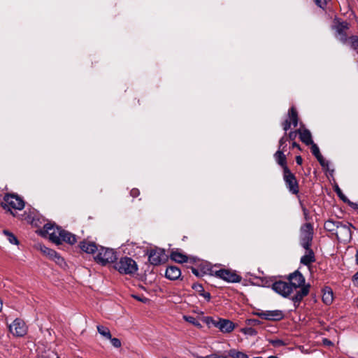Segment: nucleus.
I'll return each mask as SVG.
<instances>
[{"label": "nucleus", "mask_w": 358, "mask_h": 358, "mask_svg": "<svg viewBox=\"0 0 358 358\" xmlns=\"http://www.w3.org/2000/svg\"><path fill=\"white\" fill-rule=\"evenodd\" d=\"M300 140L306 145H310L313 143L312 140V135L310 131L307 129H298Z\"/></svg>", "instance_id": "nucleus-19"}, {"label": "nucleus", "mask_w": 358, "mask_h": 358, "mask_svg": "<svg viewBox=\"0 0 358 358\" xmlns=\"http://www.w3.org/2000/svg\"><path fill=\"white\" fill-rule=\"evenodd\" d=\"M296 162L298 165H301L303 162V159L300 155L296 157Z\"/></svg>", "instance_id": "nucleus-45"}, {"label": "nucleus", "mask_w": 358, "mask_h": 358, "mask_svg": "<svg viewBox=\"0 0 358 358\" xmlns=\"http://www.w3.org/2000/svg\"><path fill=\"white\" fill-rule=\"evenodd\" d=\"M292 148H296L299 149V150H301L300 145L297 143H296V142H292Z\"/></svg>", "instance_id": "nucleus-46"}, {"label": "nucleus", "mask_w": 358, "mask_h": 358, "mask_svg": "<svg viewBox=\"0 0 358 358\" xmlns=\"http://www.w3.org/2000/svg\"><path fill=\"white\" fill-rule=\"evenodd\" d=\"M192 289H194L198 293H199V294H201V293H203L204 292V289H203L202 285H201L199 283L193 284Z\"/></svg>", "instance_id": "nucleus-36"}, {"label": "nucleus", "mask_w": 358, "mask_h": 358, "mask_svg": "<svg viewBox=\"0 0 358 358\" xmlns=\"http://www.w3.org/2000/svg\"><path fill=\"white\" fill-rule=\"evenodd\" d=\"M44 230L48 235L49 239L57 245H59L62 242L73 245L77 241L76 235L59 227H55L52 224L48 223L45 224Z\"/></svg>", "instance_id": "nucleus-3"}, {"label": "nucleus", "mask_w": 358, "mask_h": 358, "mask_svg": "<svg viewBox=\"0 0 358 358\" xmlns=\"http://www.w3.org/2000/svg\"><path fill=\"white\" fill-rule=\"evenodd\" d=\"M183 317L187 322L194 324V326L201 327V324L195 317H194L192 316H186V315H185Z\"/></svg>", "instance_id": "nucleus-33"}, {"label": "nucleus", "mask_w": 358, "mask_h": 358, "mask_svg": "<svg viewBox=\"0 0 358 358\" xmlns=\"http://www.w3.org/2000/svg\"><path fill=\"white\" fill-rule=\"evenodd\" d=\"M228 356L231 358H249L248 355L243 352L236 350H230L228 352Z\"/></svg>", "instance_id": "nucleus-26"}, {"label": "nucleus", "mask_w": 358, "mask_h": 358, "mask_svg": "<svg viewBox=\"0 0 358 358\" xmlns=\"http://www.w3.org/2000/svg\"><path fill=\"white\" fill-rule=\"evenodd\" d=\"M97 331L102 336H103L106 339H111V334L108 327L102 325H98Z\"/></svg>", "instance_id": "nucleus-25"}, {"label": "nucleus", "mask_w": 358, "mask_h": 358, "mask_svg": "<svg viewBox=\"0 0 358 358\" xmlns=\"http://www.w3.org/2000/svg\"><path fill=\"white\" fill-rule=\"evenodd\" d=\"M206 322L208 324L212 323L215 327L224 333H229L234 329V323L229 320L218 319L215 320L211 317H208L206 319Z\"/></svg>", "instance_id": "nucleus-12"}, {"label": "nucleus", "mask_w": 358, "mask_h": 358, "mask_svg": "<svg viewBox=\"0 0 358 358\" xmlns=\"http://www.w3.org/2000/svg\"><path fill=\"white\" fill-rule=\"evenodd\" d=\"M29 219L31 220V223L34 224V217H29Z\"/></svg>", "instance_id": "nucleus-50"}, {"label": "nucleus", "mask_w": 358, "mask_h": 358, "mask_svg": "<svg viewBox=\"0 0 358 358\" xmlns=\"http://www.w3.org/2000/svg\"><path fill=\"white\" fill-rule=\"evenodd\" d=\"M350 206L355 209H358V203H350Z\"/></svg>", "instance_id": "nucleus-48"}, {"label": "nucleus", "mask_w": 358, "mask_h": 358, "mask_svg": "<svg viewBox=\"0 0 358 358\" xmlns=\"http://www.w3.org/2000/svg\"><path fill=\"white\" fill-rule=\"evenodd\" d=\"M269 343H271L273 347H280L285 345L284 341L281 339L269 340Z\"/></svg>", "instance_id": "nucleus-34"}, {"label": "nucleus", "mask_w": 358, "mask_h": 358, "mask_svg": "<svg viewBox=\"0 0 358 358\" xmlns=\"http://www.w3.org/2000/svg\"><path fill=\"white\" fill-rule=\"evenodd\" d=\"M322 301L326 304H330L333 301V292L330 289L324 290L322 295Z\"/></svg>", "instance_id": "nucleus-27"}, {"label": "nucleus", "mask_w": 358, "mask_h": 358, "mask_svg": "<svg viewBox=\"0 0 358 358\" xmlns=\"http://www.w3.org/2000/svg\"><path fill=\"white\" fill-rule=\"evenodd\" d=\"M171 259L178 263L187 262V257L178 251H173L170 255Z\"/></svg>", "instance_id": "nucleus-23"}, {"label": "nucleus", "mask_w": 358, "mask_h": 358, "mask_svg": "<svg viewBox=\"0 0 358 358\" xmlns=\"http://www.w3.org/2000/svg\"><path fill=\"white\" fill-rule=\"evenodd\" d=\"M180 275V269L176 266H168L165 273L166 278L171 280H176L178 279Z\"/></svg>", "instance_id": "nucleus-18"}, {"label": "nucleus", "mask_w": 358, "mask_h": 358, "mask_svg": "<svg viewBox=\"0 0 358 358\" xmlns=\"http://www.w3.org/2000/svg\"><path fill=\"white\" fill-rule=\"evenodd\" d=\"M311 152H312V154L317 159V157H320L321 158V153L320 152V149L318 148V146L315 144V143H312L311 144Z\"/></svg>", "instance_id": "nucleus-31"}, {"label": "nucleus", "mask_w": 358, "mask_h": 358, "mask_svg": "<svg viewBox=\"0 0 358 358\" xmlns=\"http://www.w3.org/2000/svg\"><path fill=\"white\" fill-rule=\"evenodd\" d=\"M40 250L44 255L48 256L50 259L55 261L57 264H62L64 263V259L55 250L45 245H41Z\"/></svg>", "instance_id": "nucleus-17"}, {"label": "nucleus", "mask_w": 358, "mask_h": 358, "mask_svg": "<svg viewBox=\"0 0 358 358\" xmlns=\"http://www.w3.org/2000/svg\"><path fill=\"white\" fill-rule=\"evenodd\" d=\"M289 119L283 123V129L287 131L292 124L294 127L298 125V115L294 107L291 108L288 113Z\"/></svg>", "instance_id": "nucleus-16"}, {"label": "nucleus", "mask_w": 358, "mask_h": 358, "mask_svg": "<svg viewBox=\"0 0 358 358\" xmlns=\"http://www.w3.org/2000/svg\"><path fill=\"white\" fill-rule=\"evenodd\" d=\"M325 341H327V344L331 343V341H327V339H325Z\"/></svg>", "instance_id": "nucleus-52"}, {"label": "nucleus", "mask_w": 358, "mask_h": 358, "mask_svg": "<svg viewBox=\"0 0 358 358\" xmlns=\"http://www.w3.org/2000/svg\"><path fill=\"white\" fill-rule=\"evenodd\" d=\"M350 24L346 21L335 22L334 29L336 30V38L343 43L348 41L346 31L349 29Z\"/></svg>", "instance_id": "nucleus-10"}, {"label": "nucleus", "mask_w": 358, "mask_h": 358, "mask_svg": "<svg viewBox=\"0 0 358 358\" xmlns=\"http://www.w3.org/2000/svg\"><path fill=\"white\" fill-rule=\"evenodd\" d=\"M200 295L202 296L207 301H209L210 299V294L209 292H206L204 291Z\"/></svg>", "instance_id": "nucleus-42"}, {"label": "nucleus", "mask_w": 358, "mask_h": 358, "mask_svg": "<svg viewBox=\"0 0 358 358\" xmlns=\"http://www.w3.org/2000/svg\"><path fill=\"white\" fill-rule=\"evenodd\" d=\"M206 358H222V356L217 354H212L206 356Z\"/></svg>", "instance_id": "nucleus-44"}, {"label": "nucleus", "mask_w": 358, "mask_h": 358, "mask_svg": "<svg viewBox=\"0 0 358 358\" xmlns=\"http://www.w3.org/2000/svg\"><path fill=\"white\" fill-rule=\"evenodd\" d=\"M297 134H299L298 129L294 131H290L289 133L288 138L289 140L294 141L296 138Z\"/></svg>", "instance_id": "nucleus-38"}, {"label": "nucleus", "mask_w": 358, "mask_h": 358, "mask_svg": "<svg viewBox=\"0 0 358 358\" xmlns=\"http://www.w3.org/2000/svg\"><path fill=\"white\" fill-rule=\"evenodd\" d=\"M325 341H327V344L331 343V341H327V339H325Z\"/></svg>", "instance_id": "nucleus-53"}, {"label": "nucleus", "mask_w": 358, "mask_h": 358, "mask_svg": "<svg viewBox=\"0 0 358 358\" xmlns=\"http://www.w3.org/2000/svg\"><path fill=\"white\" fill-rule=\"evenodd\" d=\"M335 192H336L337 195L339 196V198L343 201L344 202H348L350 204L351 202L347 199V197L343 194L341 189L339 188L338 185L335 187Z\"/></svg>", "instance_id": "nucleus-32"}, {"label": "nucleus", "mask_w": 358, "mask_h": 358, "mask_svg": "<svg viewBox=\"0 0 358 358\" xmlns=\"http://www.w3.org/2000/svg\"><path fill=\"white\" fill-rule=\"evenodd\" d=\"M315 3L320 8H324L326 6L327 0H315Z\"/></svg>", "instance_id": "nucleus-39"}, {"label": "nucleus", "mask_w": 358, "mask_h": 358, "mask_svg": "<svg viewBox=\"0 0 358 358\" xmlns=\"http://www.w3.org/2000/svg\"><path fill=\"white\" fill-rule=\"evenodd\" d=\"M273 157L277 164L282 168L283 171L285 170V168H288L286 156L282 150H277Z\"/></svg>", "instance_id": "nucleus-21"}, {"label": "nucleus", "mask_w": 358, "mask_h": 358, "mask_svg": "<svg viewBox=\"0 0 358 358\" xmlns=\"http://www.w3.org/2000/svg\"><path fill=\"white\" fill-rule=\"evenodd\" d=\"M286 133L284 134V136L280 139L279 141V148L278 150H282L283 152L286 151V147L287 144L286 142L287 141Z\"/></svg>", "instance_id": "nucleus-29"}, {"label": "nucleus", "mask_w": 358, "mask_h": 358, "mask_svg": "<svg viewBox=\"0 0 358 358\" xmlns=\"http://www.w3.org/2000/svg\"><path fill=\"white\" fill-rule=\"evenodd\" d=\"M340 222L338 220H328L324 222V228L332 235H335Z\"/></svg>", "instance_id": "nucleus-22"}, {"label": "nucleus", "mask_w": 358, "mask_h": 358, "mask_svg": "<svg viewBox=\"0 0 358 358\" xmlns=\"http://www.w3.org/2000/svg\"><path fill=\"white\" fill-rule=\"evenodd\" d=\"M4 204L3 207L4 208H8L9 210L10 208L15 210H22L24 207V201L17 195L15 194H6L4 198Z\"/></svg>", "instance_id": "nucleus-7"}, {"label": "nucleus", "mask_w": 358, "mask_h": 358, "mask_svg": "<svg viewBox=\"0 0 358 358\" xmlns=\"http://www.w3.org/2000/svg\"><path fill=\"white\" fill-rule=\"evenodd\" d=\"M255 315H257L262 319L273 321H279L284 317L282 311L279 310H258L255 313Z\"/></svg>", "instance_id": "nucleus-13"}, {"label": "nucleus", "mask_w": 358, "mask_h": 358, "mask_svg": "<svg viewBox=\"0 0 358 358\" xmlns=\"http://www.w3.org/2000/svg\"><path fill=\"white\" fill-rule=\"evenodd\" d=\"M140 194V192L138 189H132L130 192V194L132 197L135 198L136 196H138Z\"/></svg>", "instance_id": "nucleus-41"}, {"label": "nucleus", "mask_w": 358, "mask_h": 358, "mask_svg": "<svg viewBox=\"0 0 358 358\" xmlns=\"http://www.w3.org/2000/svg\"><path fill=\"white\" fill-rule=\"evenodd\" d=\"M199 269L201 271V274L206 275L209 274L210 275H215V271L213 268L209 265L208 263H201L199 265Z\"/></svg>", "instance_id": "nucleus-24"}, {"label": "nucleus", "mask_w": 358, "mask_h": 358, "mask_svg": "<svg viewBox=\"0 0 358 358\" xmlns=\"http://www.w3.org/2000/svg\"><path fill=\"white\" fill-rule=\"evenodd\" d=\"M110 340V342L112 343V345L115 347V348H120L121 347V341L120 339L117 338H112L111 337V339Z\"/></svg>", "instance_id": "nucleus-37"}, {"label": "nucleus", "mask_w": 358, "mask_h": 358, "mask_svg": "<svg viewBox=\"0 0 358 358\" xmlns=\"http://www.w3.org/2000/svg\"><path fill=\"white\" fill-rule=\"evenodd\" d=\"M215 276L218 277L228 282H239L241 277L234 271L227 269H220L215 271Z\"/></svg>", "instance_id": "nucleus-14"}, {"label": "nucleus", "mask_w": 358, "mask_h": 358, "mask_svg": "<svg viewBox=\"0 0 358 358\" xmlns=\"http://www.w3.org/2000/svg\"><path fill=\"white\" fill-rule=\"evenodd\" d=\"M10 332L15 336L22 337L27 332V327L25 322L20 319L16 318L12 324L8 327Z\"/></svg>", "instance_id": "nucleus-11"}, {"label": "nucleus", "mask_w": 358, "mask_h": 358, "mask_svg": "<svg viewBox=\"0 0 358 358\" xmlns=\"http://www.w3.org/2000/svg\"><path fill=\"white\" fill-rule=\"evenodd\" d=\"M283 178L289 192L294 194H298L299 187L297 180L289 168H285V170L283 171Z\"/></svg>", "instance_id": "nucleus-9"}, {"label": "nucleus", "mask_w": 358, "mask_h": 358, "mask_svg": "<svg viewBox=\"0 0 358 358\" xmlns=\"http://www.w3.org/2000/svg\"><path fill=\"white\" fill-rule=\"evenodd\" d=\"M3 233L7 236L8 241L13 245H18L19 241L16 236L8 231L5 230Z\"/></svg>", "instance_id": "nucleus-28"}, {"label": "nucleus", "mask_w": 358, "mask_h": 358, "mask_svg": "<svg viewBox=\"0 0 358 358\" xmlns=\"http://www.w3.org/2000/svg\"><path fill=\"white\" fill-rule=\"evenodd\" d=\"M134 297L135 299H136L138 301H142L143 303H145V302H147L148 301V299L147 298H145V297L141 298V297H139V296H134Z\"/></svg>", "instance_id": "nucleus-43"}, {"label": "nucleus", "mask_w": 358, "mask_h": 358, "mask_svg": "<svg viewBox=\"0 0 358 358\" xmlns=\"http://www.w3.org/2000/svg\"><path fill=\"white\" fill-rule=\"evenodd\" d=\"M2 307H3V302L0 299V312L2 310Z\"/></svg>", "instance_id": "nucleus-49"}, {"label": "nucleus", "mask_w": 358, "mask_h": 358, "mask_svg": "<svg viewBox=\"0 0 358 358\" xmlns=\"http://www.w3.org/2000/svg\"><path fill=\"white\" fill-rule=\"evenodd\" d=\"M57 358H59V357H57Z\"/></svg>", "instance_id": "nucleus-55"}, {"label": "nucleus", "mask_w": 358, "mask_h": 358, "mask_svg": "<svg viewBox=\"0 0 358 358\" xmlns=\"http://www.w3.org/2000/svg\"><path fill=\"white\" fill-rule=\"evenodd\" d=\"M289 284L292 285V290H296V294L292 297L295 308H298L301 301L309 293L310 285L305 284L303 275L298 271L289 275Z\"/></svg>", "instance_id": "nucleus-2"}, {"label": "nucleus", "mask_w": 358, "mask_h": 358, "mask_svg": "<svg viewBox=\"0 0 358 358\" xmlns=\"http://www.w3.org/2000/svg\"><path fill=\"white\" fill-rule=\"evenodd\" d=\"M80 248L83 252L92 254L95 262L102 266L117 259V252L113 249L97 245L94 242L83 241L80 243Z\"/></svg>", "instance_id": "nucleus-1"}, {"label": "nucleus", "mask_w": 358, "mask_h": 358, "mask_svg": "<svg viewBox=\"0 0 358 358\" xmlns=\"http://www.w3.org/2000/svg\"><path fill=\"white\" fill-rule=\"evenodd\" d=\"M347 43H349L351 47L354 49L358 48V37L356 36H352L348 38Z\"/></svg>", "instance_id": "nucleus-30"}, {"label": "nucleus", "mask_w": 358, "mask_h": 358, "mask_svg": "<svg viewBox=\"0 0 358 358\" xmlns=\"http://www.w3.org/2000/svg\"><path fill=\"white\" fill-rule=\"evenodd\" d=\"M317 159L324 169H326V170L329 169V162L325 160V159L323 157L322 155L321 156V158L317 157Z\"/></svg>", "instance_id": "nucleus-35"}, {"label": "nucleus", "mask_w": 358, "mask_h": 358, "mask_svg": "<svg viewBox=\"0 0 358 358\" xmlns=\"http://www.w3.org/2000/svg\"><path fill=\"white\" fill-rule=\"evenodd\" d=\"M354 282L358 286V272L354 275Z\"/></svg>", "instance_id": "nucleus-47"}, {"label": "nucleus", "mask_w": 358, "mask_h": 358, "mask_svg": "<svg viewBox=\"0 0 358 358\" xmlns=\"http://www.w3.org/2000/svg\"><path fill=\"white\" fill-rule=\"evenodd\" d=\"M313 238V227L310 223H306L300 229V244L304 249H308Z\"/></svg>", "instance_id": "nucleus-5"}, {"label": "nucleus", "mask_w": 358, "mask_h": 358, "mask_svg": "<svg viewBox=\"0 0 358 358\" xmlns=\"http://www.w3.org/2000/svg\"><path fill=\"white\" fill-rule=\"evenodd\" d=\"M306 250V254L301 257L300 262L306 266H309L315 261V257L313 250L310 247Z\"/></svg>", "instance_id": "nucleus-20"}, {"label": "nucleus", "mask_w": 358, "mask_h": 358, "mask_svg": "<svg viewBox=\"0 0 358 358\" xmlns=\"http://www.w3.org/2000/svg\"><path fill=\"white\" fill-rule=\"evenodd\" d=\"M147 255L149 262L154 266L159 265L166 259L164 250L160 248L151 249L147 252Z\"/></svg>", "instance_id": "nucleus-8"}, {"label": "nucleus", "mask_w": 358, "mask_h": 358, "mask_svg": "<svg viewBox=\"0 0 358 358\" xmlns=\"http://www.w3.org/2000/svg\"><path fill=\"white\" fill-rule=\"evenodd\" d=\"M115 268L121 274L133 275L138 271L136 262L128 257H123L116 262Z\"/></svg>", "instance_id": "nucleus-4"}, {"label": "nucleus", "mask_w": 358, "mask_h": 358, "mask_svg": "<svg viewBox=\"0 0 358 358\" xmlns=\"http://www.w3.org/2000/svg\"><path fill=\"white\" fill-rule=\"evenodd\" d=\"M38 358H49V357L47 356L42 355V356L39 357Z\"/></svg>", "instance_id": "nucleus-51"}, {"label": "nucleus", "mask_w": 358, "mask_h": 358, "mask_svg": "<svg viewBox=\"0 0 358 358\" xmlns=\"http://www.w3.org/2000/svg\"><path fill=\"white\" fill-rule=\"evenodd\" d=\"M192 273H193L196 276H198V277H199V276H203V274H201V271H200L199 268H194V267H192Z\"/></svg>", "instance_id": "nucleus-40"}, {"label": "nucleus", "mask_w": 358, "mask_h": 358, "mask_svg": "<svg viewBox=\"0 0 358 358\" xmlns=\"http://www.w3.org/2000/svg\"><path fill=\"white\" fill-rule=\"evenodd\" d=\"M304 214L306 215V210L303 209Z\"/></svg>", "instance_id": "nucleus-54"}, {"label": "nucleus", "mask_w": 358, "mask_h": 358, "mask_svg": "<svg viewBox=\"0 0 358 358\" xmlns=\"http://www.w3.org/2000/svg\"><path fill=\"white\" fill-rule=\"evenodd\" d=\"M353 226L348 222H340L336 232L335 234L337 239L341 242L347 243L351 240L352 231Z\"/></svg>", "instance_id": "nucleus-6"}, {"label": "nucleus", "mask_w": 358, "mask_h": 358, "mask_svg": "<svg viewBox=\"0 0 358 358\" xmlns=\"http://www.w3.org/2000/svg\"><path fill=\"white\" fill-rule=\"evenodd\" d=\"M272 289L274 292L283 297H288L293 292L292 285L287 282L276 281L272 285Z\"/></svg>", "instance_id": "nucleus-15"}]
</instances>
